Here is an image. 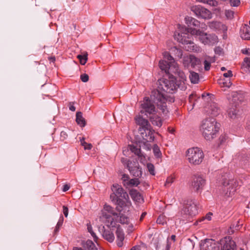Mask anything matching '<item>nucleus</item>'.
<instances>
[{"label": "nucleus", "mask_w": 250, "mask_h": 250, "mask_svg": "<svg viewBox=\"0 0 250 250\" xmlns=\"http://www.w3.org/2000/svg\"><path fill=\"white\" fill-rule=\"evenodd\" d=\"M174 101V99L173 97H169L168 99H166L164 94L161 93L159 90H153L150 98L146 97L141 102L140 113L147 117L153 113H155L157 109L154 105L155 104L164 114H166L168 112L167 103L168 102L171 103Z\"/></svg>", "instance_id": "nucleus-1"}, {"label": "nucleus", "mask_w": 250, "mask_h": 250, "mask_svg": "<svg viewBox=\"0 0 250 250\" xmlns=\"http://www.w3.org/2000/svg\"><path fill=\"white\" fill-rule=\"evenodd\" d=\"M163 59L159 61V67L165 73H174L177 75L183 83L187 80L185 73L181 71L174 58L167 52L163 53Z\"/></svg>", "instance_id": "nucleus-2"}, {"label": "nucleus", "mask_w": 250, "mask_h": 250, "mask_svg": "<svg viewBox=\"0 0 250 250\" xmlns=\"http://www.w3.org/2000/svg\"><path fill=\"white\" fill-rule=\"evenodd\" d=\"M219 129V124L213 118L204 119L200 126V131L207 141H210L216 137Z\"/></svg>", "instance_id": "nucleus-3"}, {"label": "nucleus", "mask_w": 250, "mask_h": 250, "mask_svg": "<svg viewBox=\"0 0 250 250\" xmlns=\"http://www.w3.org/2000/svg\"><path fill=\"white\" fill-rule=\"evenodd\" d=\"M111 189L112 192L117 195L118 197L124 199V200L123 199L118 200V207H116V210L121 211L123 209H125V210L129 211L132 204L127 193L125 191L121 186L118 184H114Z\"/></svg>", "instance_id": "nucleus-4"}, {"label": "nucleus", "mask_w": 250, "mask_h": 250, "mask_svg": "<svg viewBox=\"0 0 250 250\" xmlns=\"http://www.w3.org/2000/svg\"><path fill=\"white\" fill-rule=\"evenodd\" d=\"M180 85L184 84L180 81ZM180 87V84L176 83V79L173 77H170L168 79H163L159 81V85L158 89L156 90H159L161 93L164 94L166 99H168L169 97H172L174 98L172 96H167L164 93L162 92V91L166 92L168 93H173L175 92L178 87Z\"/></svg>", "instance_id": "nucleus-5"}, {"label": "nucleus", "mask_w": 250, "mask_h": 250, "mask_svg": "<svg viewBox=\"0 0 250 250\" xmlns=\"http://www.w3.org/2000/svg\"><path fill=\"white\" fill-rule=\"evenodd\" d=\"M113 207L107 204H105L103 208L101 210L99 215L100 220L105 223H109L112 225L115 219L118 217V213Z\"/></svg>", "instance_id": "nucleus-6"}, {"label": "nucleus", "mask_w": 250, "mask_h": 250, "mask_svg": "<svg viewBox=\"0 0 250 250\" xmlns=\"http://www.w3.org/2000/svg\"><path fill=\"white\" fill-rule=\"evenodd\" d=\"M178 26V31L176 32L174 35L175 40L185 45L188 44L189 41L190 40L192 35L190 33V31L193 29L187 28L185 26L180 24Z\"/></svg>", "instance_id": "nucleus-7"}, {"label": "nucleus", "mask_w": 250, "mask_h": 250, "mask_svg": "<svg viewBox=\"0 0 250 250\" xmlns=\"http://www.w3.org/2000/svg\"><path fill=\"white\" fill-rule=\"evenodd\" d=\"M190 33L198 37L199 40L204 44L213 45L218 42V38L214 34H208L195 29L191 30Z\"/></svg>", "instance_id": "nucleus-8"}, {"label": "nucleus", "mask_w": 250, "mask_h": 250, "mask_svg": "<svg viewBox=\"0 0 250 250\" xmlns=\"http://www.w3.org/2000/svg\"><path fill=\"white\" fill-rule=\"evenodd\" d=\"M222 184L224 194L227 197L231 196L234 194L238 186L236 180L228 177H224Z\"/></svg>", "instance_id": "nucleus-9"}, {"label": "nucleus", "mask_w": 250, "mask_h": 250, "mask_svg": "<svg viewBox=\"0 0 250 250\" xmlns=\"http://www.w3.org/2000/svg\"><path fill=\"white\" fill-rule=\"evenodd\" d=\"M187 157L190 164L199 165L203 161L204 153L199 148L192 147L187 150Z\"/></svg>", "instance_id": "nucleus-10"}, {"label": "nucleus", "mask_w": 250, "mask_h": 250, "mask_svg": "<svg viewBox=\"0 0 250 250\" xmlns=\"http://www.w3.org/2000/svg\"><path fill=\"white\" fill-rule=\"evenodd\" d=\"M197 205L194 200H187L184 205L181 213L188 216H194L198 213Z\"/></svg>", "instance_id": "nucleus-11"}, {"label": "nucleus", "mask_w": 250, "mask_h": 250, "mask_svg": "<svg viewBox=\"0 0 250 250\" xmlns=\"http://www.w3.org/2000/svg\"><path fill=\"white\" fill-rule=\"evenodd\" d=\"M191 10L198 18L209 20L212 18L211 12L207 8L200 5L193 6Z\"/></svg>", "instance_id": "nucleus-12"}, {"label": "nucleus", "mask_w": 250, "mask_h": 250, "mask_svg": "<svg viewBox=\"0 0 250 250\" xmlns=\"http://www.w3.org/2000/svg\"><path fill=\"white\" fill-rule=\"evenodd\" d=\"M201 250H220L219 241L213 239H206L200 243Z\"/></svg>", "instance_id": "nucleus-13"}, {"label": "nucleus", "mask_w": 250, "mask_h": 250, "mask_svg": "<svg viewBox=\"0 0 250 250\" xmlns=\"http://www.w3.org/2000/svg\"><path fill=\"white\" fill-rule=\"evenodd\" d=\"M220 250H235L236 245L229 237H225L219 241Z\"/></svg>", "instance_id": "nucleus-14"}, {"label": "nucleus", "mask_w": 250, "mask_h": 250, "mask_svg": "<svg viewBox=\"0 0 250 250\" xmlns=\"http://www.w3.org/2000/svg\"><path fill=\"white\" fill-rule=\"evenodd\" d=\"M206 183L204 178L201 176H196L193 178L191 184V188L196 191H199L203 189Z\"/></svg>", "instance_id": "nucleus-15"}, {"label": "nucleus", "mask_w": 250, "mask_h": 250, "mask_svg": "<svg viewBox=\"0 0 250 250\" xmlns=\"http://www.w3.org/2000/svg\"><path fill=\"white\" fill-rule=\"evenodd\" d=\"M129 151L137 155L141 160L143 159V158L145 159V156L141 153L140 148L134 145H128L127 148H124L123 153L124 155L127 156Z\"/></svg>", "instance_id": "nucleus-16"}, {"label": "nucleus", "mask_w": 250, "mask_h": 250, "mask_svg": "<svg viewBox=\"0 0 250 250\" xmlns=\"http://www.w3.org/2000/svg\"><path fill=\"white\" fill-rule=\"evenodd\" d=\"M141 134L143 139L146 142H151L154 139V130L151 126L143 130H140Z\"/></svg>", "instance_id": "nucleus-17"}, {"label": "nucleus", "mask_w": 250, "mask_h": 250, "mask_svg": "<svg viewBox=\"0 0 250 250\" xmlns=\"http://www.w3.org/2000/svg\"><path fill=\"white\" fill-rule=\"evenodd\" d=\"M231 100L234 105L237 106L244 100V94L242 91H233L231 94Z\"/></svg>", "instance_id": "nucleus-18"}, {"label": "nucleus", "mask_w": 250, "mask_h": 250, "mask_svg": "<svg viewBox=\"0 0 250 250\" xmlns=\"http://www.w3.org/2000/svg\"><path fill=\"white\" fill-rule=\"evenodd\" d=\"M127 168L130 172L135 177H140L142 176V172L141 168L138 167V164L134 162L133 164L130 166V164H127Z\"/></svg>", "instance_id": "nucleus-19"}, {"label": "nucleus", "mask_w": 250, "mask_h": 250, "mask_svg": "<svg viewBox=\"0 0 250 250\" xmlns=\"http://www.w3.org/2000/svg\"><path fill=\"white\" fill-rule=\"evenodd\" d=\"M135 121L136 124L141 126L139 129L140 131V130H143L146 128H148V127L151 126L148 120L144 118L140 115L137 116L135 118Z\"/></svg>", "instance_id": "nucleus-20"}, {"label": "nucleus", "mask_w": 250, "mask_h": 250, "mask_svg": "<svg viewBox=\"0 0 250 250\" xmlns=\"http://www.w3.org/2000/svg\"><path fill=\"white\" fill-rule=\"evenodd\" d=\"M151 124L155 126L159 127H161L162 125V120L161 118L157 114L153 113L147 117Z\"/></svg>", "instance_id": "nucleus-21"}, {"label": "nucleus", "mask_w": 250, "mask_h": 250, "mask_svg": "<svg viewBox=\"0 0 250 250\" xmlns=\"http://www.w3.org/2000/svg\"><path fill=\"white\" fill-rule=\"evenodd\" d=\"M240 36L244 40H250V26L245 24L240 29Z\"/></svg>", "instance_id": "nucleus-22"}, {"label": "nucleus", "mask_w": 250, "mask_h": 250, "mask_svg": "<svg viewBox=\"0 0 250 250\" xmlns=\"http://www.w3.org/2000/svg\"><path fill=\"white\" fill-rule=\"evenodd\" d=\"M208 113L213 116H216L219 114L220 112V109L215 103H211L208 107Z\"/></svg>", "instance_id": "nucleus-23"}, {"label": "nucleus", "mask_w": 250, "mask_h": 250, "mask_svg": "<svg viewBox=\"0 0 250 250\" xmlns=\"http://www.w3.org/2000/svg\"><path fill=\"white\" fill-rule=\"evenodd\" d=\"M117 236V244L119 247L123 246V241L125 239V233L123 230L120 227L117 228L116 231Z\"/></svg>", "instance_id": "nucleus-24"}, {"label": "nucleus", "mask_w": 250, "mask_h": 250, "mask_svg": "<svg viewBox=\"0 0 250 250\" xmlns=\"http://www.w3.org/2000/svg\"><path fill=\"white\" fill-rule=\"evenodd\" d=\"M208 96H209L208 93H207L206 94H203L202 95V98H201L200 97L197 98V96L196 94H191L189 96V101L190 103L192 104L193 105H194L196 104L194 102V100H196V102H197V100H200L201 99H202L204 101H208L210 99V97H209Z\"/></svg>", "instance_id": "nucleus-25"}, {"label": "nucleus", "mask_w": 250, "mask_h": 250, "mask_svg": "<svg viewBox=\"0 0 250 250\" xmlns=\"http://www.w3.org/2000/svg\"><path fill=\"white\" fill-rule=\"evenodd\" d=\"M239 112L240 111L236 105H232L228 110V116L232 119L237 118L239 115Z\"/></svg>", "instance_id": "nucleus-26"}, {"label": "nucleus", "mask_w": 250, "mask_h": 250, "mask_svg": "<svg viewBox=\"0 0 250 250\" xmlns=\"http://www.w3.org/2000/svg\"><path fill=\"white\" fill-rule=\"evenodd\" d=\"M130 195L132 200L138 203H142L143 202V198L141 194L136 189H131L129 191Z\"/></svg>", "instance_id": "nucleus-27"}, {"label": "nucleus", "mask_w": 250, "mask_h": 250, "mask_svg": "<svg viewBox=\"0 0 250 250\" xmlns=\"http://www.w3.org/2000/svg\"><path fill=\"white\" fill-rule=\"evenodd\" d=\"M185 48L188 51H193L195 52H201V48L198 45L195 44L191 40L189 41V43L186 44Z\"/></svg>", "instance_id": "nucleus-28"}, {"label": "nucleus", "mask_w": 250, "mask_h": 250, "mask_svg": "<svg viewBox=\"0 0 250 250\" xmlns=\"http://www.w3.org/2000/svg\"><path fill=\"white\" fill-rule=\"evenodd\" d=\"M118 211V217H117V218H118L119 217V222L121 223V224H128L129 222V218L124 215L122 212H128V211H127V210H125V209H123L121 211Z\"/></svg>", "instance_id": "nucleus-29"}, {"label": "nucleus", "mask_w": 250, "mask_h": 250, "mask_svg": "<svg viewBox=\"0 0 250 250\" xmlns=\"http://www.w3.org/2000/svg\"><path fill=\"white\" fill-rule=\"evenodd\" d=\"M191 61L190 63V66L193 68L200 69L202 66V62L200 59L197 58L194 56H191Z\"/></svg>", "instance_id": "nucleus-30"}, {"label": "nucleus", "mask_w": 250, "mask_h": 250, "mask_svg": "<svg viewBox=\"0 0 250 250\" xmlns=\"http://www.w3.org/2000/svg\"><path fill=\"white\" fill-rule=\"evenodd\" d=\"M215 59L213 57L207 56L206 57L204 63V68L206 71H208L210 69V64L215 62Z\"/></svg>", "instance_id": "nucleus-31"}, {"label": "nucleus", "mask_w": 250, "mask_h": 250, "mask_svg": "<svg viewBox=\"0 0 250 250\" xmlns=\"http://www.w3.org/2000/svg\"><path fill=\"white\" fill-rule=\"evenodd\" d=\"M209 27L213 30L221 29V27L224 29L225 27L223 24L218 21H212L208 23Z\"/></svg>", "instance_id": "nucleus-32"}, {"label": "nucleus", "mask_w": 250, "mask_h": 250, "mask_svg": "<svg viewBox=\"0 0 250 250\" xmlns=\"http://www.w3.org/2000/svg\"><path fill=\"white\" fill-rule=\"evenodd\" d=\"M185 20L186 23L188 26H197L199 25V21L193 18L187 17L185 18Z\"/></svg>", "instance_id": "nucleus-33"}, {"label": "nucleus", "mask_w": 250, "mask_h": 250, "mask_svg": "<svg viewBox=\"0 0 250 250\" xmlns=\"http://www.w3.org/2000/svg\"><path fill=\"white\" fill-rule=\"evenodd\" d=\"M76 122L78 125L82 127L85 125V121L82 116V113L81 112H78L76 114Z\"/></svg>", "instance_id": "nucleus-34"}, {"label": "nucleus", "mask_w": 250, "mask_h": 250, "mask_svg": "<svg viewBox=\"0 0 250 250\" xmlns=\"http://www.w3.org/2000/svg\"><path fill=\"white\" fill-rule=\"evenodd\" d=\"M103 236L105 239L110 243L113 242L114 240L115 237L113 233L109 230H105Z\"/></svg>", "instance_id": "nucleus-35"}, {"label": "nucleus", "mask_w": 250, "mask_h": 250, "mask_svg": "<svg viewBox=\"0 0 250 250\" xmlns=\"http://www.w3.org/2000/svg\"><path fill=\"white\" fill-rule=\"evenodd\" d=\"M242 68L246 72L250 73V58H245L242 64Z\"/></svg>", "instance_id": "nucleus-36"}, {"label": "nucleus", "mask_w": 250, "mask_h": 250, "mask_svg": "<svg viewBox=\"0 0 250 250\" xmlns=\"http://www.w3.org/2000/svg\"><path fill=\"white\" fill-rule=\"evenodd\" d=\"M190 80L192 83H197L199 81V76L197 73L193 71L190 72L189 76Z\"/></svg>", "instance_id": "nucleus-37"}, {"label": "nucleus", "mask_w": 250, "mask_h": 250, "mask_svg": "<svg viewBox=\"0 0 250 250\" xmlns=\"http://www.w3.org/2000/svg\"><path fill=\"white\" fill-rule=\"evenodd\" d=\"M240 164L244 167H247L250 166V158L248 156H243L240 160Z\"/></svg>", "instance_id": "nucleus-38"}, {"label": "nucleus", "mask_w": 250, "mask_h": 250, "mask_svg": "<svg viewBox=\"0 0 250 250\" xmlns=\"http://www.w3.org/2000/svg\"><path fill=\"white\" fill-rule=\"evenodd\" d=\"M170 51L172 54L174 55L176 57L179 58H181L183 55V52L182 50L177 48L176 47L174 46L170 48Z\"/></svg>", "instance_id": "nucleus-39"}, {"label": "nucleus", "mask_w": 250, "mask_h": 250, "mask_svg": "<svg viewBox=\"0 0 250 250\" xmlns=\"http://www.w3.org/2000/svg\"><path fill=\"white\" fill-rule=\"evenodd\" d=\"M191 55L189 56H185L183 59V63L185 67H188L190 66L191 61Z\"/></svg>", "instance_id": "nucleus-40"}, {"label": "nucleus", "mask_w": 250, "mask_h": 250, "mask_svg": "<svg viewBox=\"0 0 250 250\" xmlns=\"http://www.w3.org/2000/svg\"><path fill=\"white\" fill-rule=\"evenodd\" d=\"M139 184L140 182L138 179H130L129 182H127V184L126 187L137 186Z\"/></svg>", "instance_id": "nucleus-41"}, {"label": "nucleus", "mask_w": 250, "mask_h": 250, "mask_svg": "<svg viewBox=\"0 0 250 250\" xmlns=\"http://www.w3.org/2000/svg\"><path fill=\"white\" fill-rule=\"evenodd\" d=\"M197 1L207 3L209 5L215 6L217 5V3L215 0H196Z\"/></svg>", "instance_id": "nucleus-42"}, {"label": "nucleus", "mask_w": 250, "mask_h": 250, "mask_svg": "<svg viewBox=\"0 0 250 250\" xmlns=\"http://www.w3.org/2000/svg\"><path fill=\"white\" fill-rule=\"evenodd\" d=\"M77 58L80 60L81 64L84 65L85 64L87 60V54H86L84 55H79L77 56Z\"/></svg>", "instance_id": "nucleus-43"}, {"label": "nucleus", "mask_w": 250, "mask_h": 250, "mask_svg": "<svg viewBox=\"0 0 250 250\" xmlns=\"http://www.w3.org/2000/svg\"><path fill=\"white\" fill-rule=\"evenodd\" d=\"M87 229L88 231L91 234V236L93 237L94 241H96L98 239V237L96 236V234L93 231L92 227L90 224H87Z\"/></svg>", "instance_id": "nucleus-44"}, {"label": "nucleus", "mask_w": 250, "mask_h": 250, "mask_svg": "<svg viewBox=\"0 0 250 250\" xmlns=\"http://www.w3.org/2000/svg\"><path fill=\"white\" fill-rule=\"evenodd\" d=\"M153 151L154 155L156 157L159 158L161 157V151L160 150L159 147L156 145H155L153 147Z\"/></svg>", "instance_id": "nucleus-45"}, {"label": "nucleus", "mask_w": 250, "mask_h": 250, "mask_svg": "<svg viewBox=\"0 0 250 250\" xmlns=\"http://www.w3.org/2000/svg\"><path fill=\"white\" fill-rule=\"evenodd\" d=\"M110 199L112 202H114V203L116 202V204H117V206H118V200L122 199L120 197H118L117 195H116V194H115L114 192H113L112 194H110ZM123 199L124 200V199Z\"/></svg>", "instance_id": "nucleus-46"}, {"label": "nucleus", "mask_w": 250, "mask_h": 250, "mask_svg": "<svg viewBox=\"0 0 250 250\" xmlns=\"http://www.w3.org/2000/svg\"><path fill=\"white\" fill-rule=\"evenodd\" d=\"M219 83L220 84L222 83L223 84V86L227 87L228 88L230 87L232 84V83H231L229 79L228 80H224V81L221 80L219 82Z\"/></svg>", "instance_id": "nucleus-47"}, {"label": "nucleus", "mask_w": 250, "mask_h": 250, "mask_svg": "<svg viewBox=\"0 0 250 250\" xmlns=\"http://www.w3.org/2000/svg\"><path fill=\"white\" fill-rule=\"evenodd\" d=\"M121 179L123 181V185L126 187L127 184V182L129 181V177L128 175L124 174L122 175Z\"/></svg>", "instance_id": "nucleus-48"}, {"label": "nucleus", "mask_w": 250, "mask_h": 250, "mask_svg": "<svg viewBox=\"0 0 250 250\" xmlns=\"http://www.w3.org/2000/svg\"><path fill=\"white\" fill-rule=\"evenodd\" d=\"M147 169H148L149 173L151 175H155V170H154V166L151 163H148L147 164Z\"/></svg>", "instance_id": "nucleus-49"}, {"label": "nucleus", "mask_w": 250, "mask_h": 250, "mask_svg": "<svg viewBox=\"0 0 250 250\" xmlns=\"http://www.w3.org/2000/svg\"><path fill=\"white\" fill-rule=\"evenodd\" d=\"M174 179V178L172 177H168L166 181L165 186L166 187H169L171 185V184L173 183Z\"/></svg>", "instance_id": "nucleus-50"}, {"label": "nucleus", "mask_w": 250, "mask_h": 250, "mask_svg": "<svg viewBox=\"0 0 250 250\" xmlns=\"http://www.w3.org/2000/svg\"><path fill=\"white\" fill-rule=\"evenodd\" d=\"M81 145L84 147V149L90 150L92 147L91 144H88L84 141H81Z\"/></svg>", "instance_id": "nucleus-51"}, {"label": "nucleus", "mask_w": 250, "mask_h": 250, "mask_svg": "<svg viewBox=\"0 0 250 250\" xmlns=\"http://www.w3.org/2000/svg\"><path fill=\"white\" fill-rule=\"evenodd\" d=\"M225 15L228 19H231L234 16V12L231 10H226Z\"/></svg>", "instance_id": "nucleus-52"}, {"label": "nucleus", "mask_w": 250, "mask_h": 250, "mask_svg": "<svg viewBox=\"0 0 250 250\" xmlns=\"http://www.w3.org/2000/svg\"><path fill=\"white\" fill-rule=\"evenodd\" d=\"M81 79L83 83H86L88 81L89 76L86 74H83L81 75Z\"/></svg>", "instance_id": "nucleus-53"}, {"label": "nucleus", "mask_w": 250, "mask_h": 250, "mask_svg": "<svg viewBox=\"0 0 250 250\" xmlns=\"http://www.w3.org/2000/svg\"><path fill=\"white\" fill-rule=\"evenodd\" d=\"M229 2L231 6H238L240 3V0H229Z\"/></svg>", "instance_id": "nucleus-54"}, {"label": "nucleus", "mask_w": 250, "mask_h": 250, "mask_svg": "<svg viewBox=\"0 0 250 250\" xmlns=\"http://www.w3.org/2000/svg\"><path fill=\"white\" fill-rule=\"evenodd\" d=\"M94 246H95V244L91 240H88L86 241V242L85 243V246L88 249Z\"/></svg>", "instance_id": "nucleus-55"}, {"label": "nucleus", "mask_w": 250, "mask_h": 250, "mask_svg": "<svg viewBox=\"0 0 250 250\" xmlns=\"http://www.w3.org/2000/svg\"><path fill=\"white\" fill-rule=\"evenodd\" d=\"M166 221L163 216H160L157 220V223L159 224L164 225Z\"/></svg>", "instance_id": "nucleus-56"}, {"label": "nucleus", "mask_w": 250, "mask_h": 250, "mask_svg": "<svg viewBox=\"0 0 250 250\" xmlns=\"http://www.w3.org/2000/svg\"><path fill=\"white\" fill-rule=\"evenodd\" d=\"M232 76H233L232 72L231 70H229L227 71V72L224 73L223 74V76L226 78H229L232 77Z\"/></svg>", "instance_id": "nucleus-57"}, {"label": "nucleus", "mask_w": 250, "mask_h": 250, "mask_svg": "<svg viewBox=\"0 0 250 250\" xmlns=\"http://www.w3.org/2000/svg\"><path fill=\"white\" fill-rule=\"evenodd\" d=\"M121 161L122 163L124 165H125L126 167H127V164L128 163L130 164V166H131L132 164V162H131L130 161L128 160L127 159H126V158H122Z\"/></svg>", "instance_id": "nucleus-58"}, {"label": "nucleus", "mask_w": 250, "mask_h": 250, "mask_svg": "<svg viewBox=\"0 0 250 250\" xmlns=\"http://www.w3.org/2000/svg\"><path fill=\"white\" fill-rule=\"evenodd\" d=\"M227 138V137L226 134L221 135L219 138L220 144H222L224 142H225L226 141Z\"/></svg>", "instance_id": "nucleus-59"}, {"label": "nucleus", "mask_w": 250, "mask_h": 250, "mask_svg": "<svg viewBox=\"0 0 250 250\" xmlns=\"http://www.w3.org/2000/svg\"><path fill=\"white\" fill-rule=\"evenodd\" d=\"M216 54L221 55L223 53V49L220 47H216L214 49Z\"/></svg>", "instance_id": "nucleus-60"}, {"label": "nucleus", "mask_w": 250, "mask_h": 250, "mask_svg": "<svg viewBox=\"0 0 250 250\" xmlns=\"http://www.w3.org/2000/svg\"><path fill=\"white\" fill-rule=\"evenodd\" d=\"M63 221V217L62 216L60 218L59 221L57 223V226H56L57 228H59L62 225Z\"/></svg>", "instance_id": "nucleus-61"}, {"label": "nucleus", "mask_w": 250, "mask_h": 250, "mask_svg": "<svg viewBox=\"0 0 250 250\" xmlns=\"http://www.w3.org/2000/svg\"><path fill=\"white\" fill-rule=\"evenodd\" d=\"M63 212L65 217H67L68 214V209L65 206H63Z\"/></svg>", "instance_id": "nucleus-62"}, {"label": "nucleus", "mask_w": 250, "mask_h": 250, "mask_svg": "<svg viewBox=\"0 0 250 250\" xmlns=\"http://www.w3.org/2000/svg\"><path fill=\"white\" fill-rule=\"evenodd\" d=\"M212 215V214L210 212H209L206 215L205 217L204 218V219H205L208 220V221H210L211 219Z\"/></svg>", "instance_id": "nucleus-63"}, {"label": "nucleus", "mask_w": 250, "mask_h": 250, "mask_svg": "<svg viewBox=\"0 0 250 250\" xmlns=\"http://www.w3.org/2000/svg\"><path fill=\"white\" fill-rule=\"evenodd\" d=\"M242 53L245 54L250 55V48H246L242 50Z\"/></svg>", "instance_id": "nucleus-64"}]
</instances>
